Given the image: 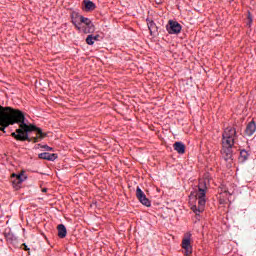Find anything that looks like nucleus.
Wrapping results in <instances>:
<instances>
[{
    "mask_svg": "<svg viewBox=\"0 0 256 256\" xmlns=\"http://www.w3.org/2000/svg\"><path fill=\"white\" fill-rule=\"evenodd\" d=\"M26 120L22 121L20 128H17L15 132L11 133V137H14L16 141H28V143H39L42 139L47 137V133L34 124H27Z\"/></svg>",
    "mask_w": 256,
    "mask_h": 256,
    "instance_id": "nucleus-1",
    "label": "nucleus"
},
{
    "mask_svg": "<svg viewBox=\"0 0 256 256\" xmlns=\"http://www.w3.org/2000/svg\"><path fill=\"white\" fill-rule=\"evenodd\" d=\"M25 121V114L21 110L13 109L12 107H6L5 111L0 112V131L2 133H7L5 129L9 127V125H19L21 128V124Z\"/></svg>",
    "mask_w": 256,
    "mask_h": 256,
    "instance_id": "nucleus-2",
    "label": "nucleus"
},
{
    "mask_svg": "<svg viewBox=\"0 0 256 256\" xmlns=\"http://www.w3.org/2000/svg\"><path fill=\"white\" fill-rule=\"evenodd\" d=\"M237 139V130L234 127H227L222 134V149L221 155L224 160L231 163L233 161V147Z\"/></svg>",
    "mask_w": 256,
    "mask_h": 256,
    "instance_id": "nucleus-3",
    "label": "nucleus"
},
{
    "mask_svg": "<svg viewBox=\"0 0 256 256\" xmlns=\"http://www.w3.org/2000/svg\"><path fill=\"white\" fill-rule=\"evenodd\" d=\"M207 195V185L205 181H200L198 185V191L196 193V197L198 199V208L197 206L193 207V211L196 215L199 213H203L205 209V203H207V199L205 198Z\"/></svg>",
    "mask_w": 256,
    "mask_h": 256,
    "instance_id": "nucleus-4",
    "label": "nucleus"
},
{
    "mask_svg": "<svg viewBox=\"0 0 256 256\" xmlns=\"http://www.w3.org/2000/svg\"><path fill=\"white\" fill-rule=\"evenodd\" d=\"M72 23L77 31H82V33H85L86 35L95 32V25H93V22L84 16H80V23L77 24L75 21H72Z\"/></svg>",
    "mask_w": 256,
    "mask_h": 256,
    "instance_id": "nucleus-5",
    "label": "nucleus"
},
{
    "mask_svg": "<svg viewBox=\"0 0 256 256\" xmlns=\"http://www.w3.org/2000/svg\"><path fill=\"white\" fill-rule=\"evenodd\" d=\"M181 29V24L177 21L169 20L166 25V30L170 35H179V33H181Z\"/></svg>",
    "mask_w": 256,
    "mask_h": 256,
    "instance_id": "nucleus-6",
    "label": "nucleus"
},
{
    "mask_svg": "<svg viewBox=\"0 0 256 256\" xmlns=\"http://www.w3.org/2000/svg\"><path fill=\"white\" fill-rule=\"evenodd\" d=\"M191 235H187L182 240V249H184V254L189 256L193 253V246H191Z\"/></svg>",
    "mask_w": 256,
    "mask_h": 256,
    "instance_id": "nucleus-7",
    "label": "nucleus"
},
{
    "mask_svg": "<svg viewBox=\"0 0 256 256\" xmlns=\"http://www.w3.org/2000/svg\"><path fill=\"white\" fill-rule=\"evenodd\" d=\"M136 197L142 205H145V207H151V201L148 200L147 196L145 195V192L141 190L140 187L136 188Z\"/></svg>",
    "mask_w": 256,
    "mask_h": 256,
    "instance_id": "nucleus-8",
    "label": "nucleus"
},
{
    "mask_svg": "<svg viewBox=\"0 0 256 256\" xmlns=\"http://www.w3.org/2000/svg\"><path fill=\"white\" fill-rule=\"evenodd\" d=\"M25 181V175L23 174H12V185L15 189H19L20 185Z\"/></svg>",
    "mask_w": 256,
    "mask_h": 256,
    "instance_id": "nucleus-9",
    "label": "nucleus"
},
{
    "mask_svg": "<svg viewBox=\"0 0 256 256\" xmlns=\"http://www.w3.org/2000/svg\"><path fill=\"white\" fill-rule=\"evenodd\" d=\"M256 131V124L255 121H251L247 124L246 129H245V135L248 137H251Z\"/></svg>",
    "mask_w": 256,
    "mask_h": 256,
    "instance_id": "nucleus-10",
    "label": "nucleus"
},
{
    "mask_svg": "<svg viewBox=\"0 0 256 256\" xmlns=\"http://www.w3.org/2000/svg\"><path fill=\"white\" fill-rule=\"evenodd\" d=\"M39 159H44L46 161H55V159H57V154L53 153H49V152H43V153H40L38 155Z\"/></svg>",
    "mask_w": 256,
    "mask_h": 256,
    "instance_id": "nucleus-11",
    "label": "nucleus"
},
{
    "mask_svg": "<svg viewBox=\"0 0 256 256\" xmlns=\"http://www.w3.org/2000/svg\"><path fill=\"white\" fill-rule=\"evenodd\" d=\"M57 231L58 237H60V239H65V237H67V228L65 227V225L59 224L57 226Z\"/></svg>",
    "mask_w": 256,
    "mask_h": 256,
    "instance_id": "nucleus-12",
    "label": "nucleus"
},
{
    "mask_svg": "<svg viewBox=\"0 0 256 256\" xmlns=\"http://www.w3.org/2000/svg\"><path fill=\"white\" fill-rule=\"evenodd\" d=\"M83 5L85 7V11H95V9H97V5H95L91 0H83Z\"/></svg>",
    "mask_w": 256,
    "mask_h": 256,
    "instance_id": "nucleus-13",
    "label": "nucleus"
},
{
    "mask_svg": "<svg viewBox=\"0 0 256 256\" xmlns=\"http://www.w3.org/2000/svg\"><path fill=\"white\" fill-rule=\"evenodd\" d=\"M173 148H174V150H176L179 153V155H184L185 144H183V142H175L173 144Z\"/></svg>",
    "mask_w": 256,
    "mask_h": 256,
    "instance_id": "nucleus-14",
    "label": "nucleus"
},
{
    "mask_svg": "<svg viewBox=\"0 0 256 256\" xmlns=\"http://www.w3.org/2000/svg\"><path fill=\"white\" fill-rule=\"evenodd\" d=\"M147 25H148V29L150 31L151 35H155V33H157V25L155 24V22H153V20H147Z\"/></svg>",
    "mask_w": 256,
    "mask_h": 256,
    "instance_id": "nucleus-15",
    "label": "nucleus"
},
{
    "mask_svg": "<svg viewBox=\"0 0 256 256\" xmlns=\"http://www.w3.org/2000/svg\"><path fill=\"white\" fill-rule=\"evenodd\" d=\"M248 159H249V152H247L246 150H241L239 161L241 163H245V161H247Z\"/></svg>",
    "mask_w": 256,
    "mask_h": 256,
    "instance_id": "nucleus-16",
    "label": "nucleus"
},
{
    "mask_svg": "<svg viewBox=\"0 0 256 256\" xmlns=\"http://www.w3.org/2000/svg\"><path fill=\"white\" fill-rule=\"evenodd\" d=\"M86 43H87V45H94L95 44V40L93 39V35H88L87 36Z\"/></svg>",
    "mask_w": 256,
    "mask_h": 256,
    "instance_id": "nucleus-17",
    "label": "nucleus"
},
{
    "mask_svg": "<svg viewBox=\"0 0 256 256\" xmlns=\"http://www.w3.org/2000/svg\"><path fill=\"white\" fill-rule=\"evenodd\" d=\"M7 241H13V235L12 234H6Z\"/></svg>",
    "mask_w": 256,
    "mask_h": 256,
    "instance_id": "nucleus-18",
    "label": "nucleus"
},
{
    "mask_svg": "<svg viewBox=\"0 0 256 256\" xmlns=\"http://www.w3.org/2000/svg\"><path fill=\"white\" fill-rule=\"evenodd\" d=\"M42 147H43V149H46V151H53V148L49 147L48 145H44Z\"/></svg>",
    "mask_w": 256,
    "mask_h": 256,
    "instance_id": "nucleus-19",
    "label": "nucleus"
},
{
    "mask_svg": "<svg viewBox=\"0 0 256 256\" xmlns=\"http://www.w3.org/2000/svg\"><path fill=\"white\" fill-rule=\"evenodd\" d=\"M6 109H7V107H3V106L0 105V113L3 112V111H7Z\"/></svg>",
    "mask_w": 256,
    "mask_h": 256,
    "instance_id": "nucleus-20",
    "label": "nucleus"
},
{
    "mask_svg": "<svg viewBox=\"0 0 256 256\" xmlns=\"http://www.w3.org/2000/svg\"><path fill=\"white\" fill-rule=\"evenodd\" d=\"M99 35L93 36L94 41H99Z\"/></svg>",
    "mask_w": 256,
    "mask_h": 256,
    "instance_id": "nucleus-21",
    "label": "nucleus"
},
{
    "mask_svg": "<svg viewBox=\"0 0 256 256\" xmlns=\"http://www.w3.org/2000/svg\"><path fill=\"white\" fill-rule=\"evenodd\" d=\"M24 245V250L25 251H29V248H27V245L23 244Z\"/></svg>",
    "mask_w": 256,
    "mask_h": 256,
    "instance_id": "nucleus-22",
    "label": "nucleus"
},
{
    "mask_svg": "<svg viewBox=\"0 0 256 256\" xmlns=\"http://www.w3.org/2000/svg\"><path fill=\"white\" fill-rule=\"evenodd\" d=\"M43 192H44V193L47 192V189H43Z\"/></svg>",
    "mask_w": 256,
    "mask_h": 256,
    "instance_id": "nucleus-23",
    "label": "nucleus"
},
{
    "mask_svg": "<svg viewBox=\"0 0 256 256\" xmlns=\"http://www.w3.org/2000/svg\"><path fill=\"white\" fill-rule=\"evenodd\" d=\"M2 215H3V214L0 212V217H2Z\"/></svg>",
    "mask_w": 256,
    "mask_h": 256,
    "instance_id": "nucleus-24",
    "label": "nucleus"
}]
</instances>
